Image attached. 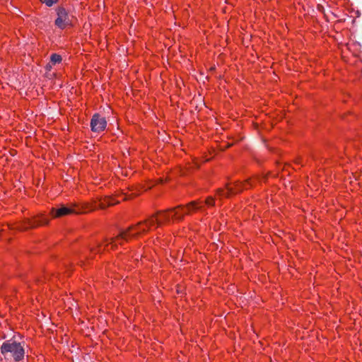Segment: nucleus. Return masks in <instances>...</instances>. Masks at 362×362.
I'll list each match as a JSON object with an SVG mask.
<instances>
[{"mask_svg": "<svg viewBox=\"0 0 362 362\" xmlns=\"http://www.w3.org/2000/svg\"><path fill=\"white\" fill-rule=\"evenodd\" d=\"M202 208V202L193 201L185 206H178L174 209L159 212L151 216L145 221L129 227L127 230L121 232L116 237L107 240V243L100 245L98 252H100L102 250H113L117 247V244H122L124 240H128L131 238L136 237L147 230L155 229L163 223L180 221L183 218L185 215L197 211Z\"/></svg>", "mask_w": 362, "mask_h": 362, "instance_id": "1", "label": "nucleus"}, {"mask_svg": "<svg viewBox=\"0 0 362 362\" xmlns=\"http://www.w3.org/2000/svg\"><path fill=\"white\" fill-rule=\"evenodd\" d=\"M0 351L5 359L13 358L15 361L23 360L25 356L23 345L12 339L4 341L0 348Z\"/></svg>", "mask_w": 362, "mask_h": 362, "instance_id": "2", "label": "nucleus"}, {"mask_svg": "<svg viewBox=\"0 0 362 362\" xmlns=\"http://www.w3.org/2000/svg\"><path fill=\"white\" fill-rule=\"evenodd\" d=\"M95 207L96 206H89L88 204H84L81 206L74 204L69 207L62 206V207L57 209L52 208L50 211V216L52 218H59L62 216L73 214L86 213L88 211L93 210Z\"/></svg>", "mask_w": 362, "mask_h": 362, "instance_id": "3", "label": "nucleus"}, {"mask_svg": "<svg viewBox=\"0 0 362 362\" xmlns=\"http://www.w3.org/2000/svg\"><path fill=\"white\" fill-rule=\"evenodd\" d=\"M57 18L55 19V25L63 30L68 27L73 26L75 18L70 14L64 8L58 7L56 10Z\"/></svg>", "mask_w": 362, "mask_h": 362, "instance_id": "4", "label": "nucleus"}, {"mask_svg": "<svg viewBox=\"0 0 362 362\" xmlns=\"http://www.w3.org/2000/svg\"><path fill=\"white\" fill-rule=\"evenodd\" d=\"M252 184L249 182L245 184L244 187H241L240 183L237 184H229L225 188L223 189H219L217 191L216 195L217 197L222 198V197H228L230 195L238 193L240 191H241L243 188L246 189L248 186H251Z\"/></svg>", "mask_w": 362, "mask_h": 362, "instance_id": "5", "label": "nucleus"}, {"mask_svg": "<svg viewBox=\"0 0 362 362\" xmlns=\"http://www.w3.org/2000/svg\"><path fill=\"white\" fill-rule=\"evenodd\" d=\"M107 126L106 119L95 114L93 116L90 122L91 130L95 132H100L105 130Z\"/></svg>", "mask_w": 362, "mask_h": 362, "instance_id": "6", "label": "nucleus"}, {"mask_svg": "<svg viewBox=\"0 0 362 362\" xmlns=\"http://www.w3.org/2000/svg\"><path fill=\"white\" fill-rule=\"evenodd\" d=\"M49 221V218L46 215L40 214L37 216L34 217L33 219L29 222L28 225L25 227V228L47 225L48 224Z\"/></svg>", "mask_w": 362, "mask_h": 362, "instance_id": "7", "label": "nucleus"}, {"mask_svg": "<svg viewBox=\"0 0 362 362\" xmlns=\"http://www.w3.org/2000/svg\"><path fill=\"white\" fill-rule=\"evenodd\" d=\"M119 202V199L110 196H105L98 200V207L105 209L107 206L115 205Z\"/></svg>", "mask_w": 362, "mask_h": 362, "instance_id": "8", "label": "nucleus"}, {"mask_svg": "<svg viewBox=\"0 0 362 362\" xmlns=\"http://www.w3.org/2000/svg\"><path fill=\"white\" fill-rule=\"evenodd\" d=\"M51 63L54 65L62 62V57L57 54H52L50 57Z\"/></svg>", "mask_w": 362, "mask_h": 362, "instance_id": "9", "label": "nucleus"}, {"mask_svg": "<svg viewBox=\"0 0 362 362\" xmlns=\"http://www.w3.org/2000/svg\"><path fill=\"white\" fill-rule=\"evenodd\" d=\"M214 203H215V201L212 197H209L205 200V204L208 206H214Z\"/></svg>", "mask_w": 362, "mask_h": 362, "instance_id": "10", "label": "nucleus"}, {"mask_svg": "<svg viewBox=\"0 0 362 362\" xmlns=\"http://www.w3.org/2000/svg\"><path fill=\"white\" fill-rule=\"evenodd\" d=\"M42 4L47 6H52L54 4L57 3V0H40Z\"/></svg>", "mask_w": 362, "mask_h": 362, "instance_id": "11", "label": "nucleus"}]
</instances>
